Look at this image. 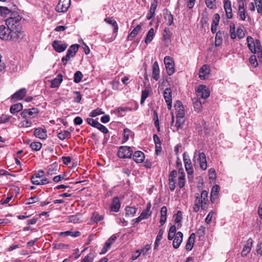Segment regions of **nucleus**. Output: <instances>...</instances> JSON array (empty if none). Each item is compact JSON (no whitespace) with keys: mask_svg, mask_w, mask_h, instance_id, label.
I'll return each instance as SVG.
<instances>
[{"mask_svg":"<svg viewBox=\"0 0 262 262\" xmlns=\"http://www.w3.org/2000/svg\"><path fill=\"white\" fill-rule=\"evenodd\" d=\"M22 17L17 14H11L6 20L7 26L10 29H20L21 27V20Z\"/></svg>","mask_w":262,"mask_h":262,"instance_id":"f257e3e1","label":"nucleus"},{"mask_svg":"<svg viewBox=\"0 0 262 262\" xmlns=\"http://www.w3.org/2000/svg\"><path fill=\"white\" fill-rule=\"evenodd\" d=\"M196 161L199 162L200 168L202 170L206 169L207 167L206 158L205 154L203 152H200L196 150L194 152L193 158V162L194 165Z\"/></svg>","mask_w":262,"mask_h":262,"instance_id":"f03ea898","label":"nucleus"},{"mask_svg":"<svg viewBox=\"0 0 262 262\" xmlns=\"http://www.w3.org/2000/svg\"><path fill=\"white\" fill-rule=\"evenodd\" d=\"M10 40L19 41L24 38L26 36V34L24 31L22 30V28L20 29H10Z\"/></svg>","mask_w":262,"mask_h":262,"instance_id":"7ed1b4c3","label":"nucleus"},{"mask_svg":"<svg viewBox=\"0 0 262 262\" xmlns=\"http://www.w3.org/2000/svg\"><path fill=\"white\" fill-rule=\"evenodd\" d=\"M133 151L129 146H120L118 151L117 155L120 158H130Z\"/></svg>","mask_w":262,"mask_h":262,"instance_id":"20e7f679","label":"nucleus"},{"mask_svg":"<svg viewBox=\"0 0 262 262\" xmlns=\"http://www.w3.org/2000/svg\"><path fill=\"white\" fill-rule=\"evenodd\" d=\"M183 157L185 170L188 175H191L193 172L191 161L189 155L186 152L183 154Z\"/></svg>","mask_w":262,"mask_h":262,"instance_id":"39448f33","label":"nucleus"},{"mask_svg":"<svg viewBox=\"0 0 262 262\" xmlns=\"http://www.w3.org/2000/svg\"><path fill=\"white\" fill-rule=\"evenodd\" d=\"M71 5V0H59L56 7V11L58 12H65L69 9Z\"/></svg>","mask_w":262,"mask_h":262,"instance_id":"423d86ee","label":"nucleus"},{"mask_svg":"<svg viewBox=\"0 0 262 262\" xmlns=\"http://www.w3.org/2000/svg\"><path fill=\"white\" fill-rule=\"evenodd\" d=\"M201 198L199 193H196L195 195L194 205L193 207V211L194 212H198L200 207L203 210L205 209L206 203H204V201Z\"/></svg>","mask_w":262,"mask_h":262,"instance_id":"0eeeda50","label":"nucleus"},{"mask_svg":"<svg viewBox=\"0 0 262 262\" xmlns=\"http://www.w3.org/2000/svg\"><path fill=\"white\" fill-rule=\"evenodd\" d=\"M196 92L198 96L202 99H206L210 96V91L205 85H200Z\"/></svg>","mask_w":262,"mask_h":262,"instance_id":"6e6552de","label":"nucleus"},{"mask_svg":"<svg viewBox=\"0 0 262 262\" xmlns=\"http://www.w3.org/2000/svg\"><path fill=\"white\" fill-rule=\"evenodd\" d=\"M52 47L57 52L61 53L66 50L68 44L60 40H54L52 42Z\"/></svg>","mask_w":262,"mask_h":262,"instance_id":"1a4fd4ad","label":"nucleus"},{"mask_svg":"<svg viewBox=\"0 0 262 262\" xmlns=\"http://www.w3.org/2000/svg\"><path fill=\"white\" fill-rule=\"evenodd\" d=\"M38 111L36 108H32L31 109H26L21 113V116L24 118L28 117L35 118L38 114Z\"/></svg>","mask_w":262,"mask_h":262,"instance_id":"9d476101","label":"nucleus"},{"mask_svg":"<svg viewBox=\"0 0 262 262\" xmlns=\"http://www.w3.org/2000/svg\"><path fill=\"white\" fill-rule=\"evenodd\" d=\"M174 108L176 110V118H184L185 111L182 102L180 101H177L174 104Z\"/></svg>","mask_w":262,"mask_h":262,"instance_id":"9b49d317","label":"nucleus"},{"mask_svg":"<svg viewBox=\"0 0 262 262\" xmlns=\"http://www.w3.org/2000/svg\"><path fill=\"white\" fill-rule=\"evenodd\" d=\"M164 99L167 104V108L170 110L172 107V91L170 88H166L163 93Z\"/></svg>","mask_w":262,"mask_h":262,"instance_id":"f8f14e48","label":"nucleus"},{"mask_svg":"<svg viewBox=\"0 0 262 262\" xmlns=\"http://www.w3.org/2000/svg\"><path fill=\"white\" fill-rule=\"evenodd\" d=\"M10 28H9L7 26L5 27L3 25L1 26L0 38L3 40H10Z\"/></svg>","mask_w":262,"mask_h":262,"instance_id":"ddd939ff","label":"nucleus"},{"mask_svg":"<svg viewBox=\"0 0 262 262\" xmlns=\"http://www.w3.org/2000/svg\"><path fill=\"white\" fill-rule=\"evenodd\" d=\"M117 238V236L116 234L112 235L110 238L105 242L104 247H103L100 254L105 253L108 249L110 248L111 246L115 242Z\"/></svg>","mask_w":262,"mask_h":262,"instance_id":"4468645a","label":"nucleus"},{"mask_svg":"<svg viewBox=\"0 0 262 262\" xmlns=\"http://www.w3.org/2000/svg\"><path fill=\"white\" fill-rule=\"evenodd\" d=\"M183 234L181 231L177 232L173 239L172 246L174 248L178 249L183 241Z\"/></svg>","mask_w":262,"mask_h":262,"instance_id":"2eb2a0df","label":"nucleus"},{"mask_svg":"<svg viewBox=\"0 0 262 262\" xmlns=\"http://www.w3.org/2000/svg\"><path fill=\"white\" fill-rule=\"evenodd\" d=\"M120 206L119 198L117 196L114 198L110 207L111 211L118 212L120 210Z\"/></svg>","mask_w":262,"mask_h":262,"instance_id":"dca6fc26","label":"nucleus"},{"mask_svg":"<svg viewBox=\"0 0 262 262\" xmlns=\"http://www.w3.org/2000/svg\"><path fill=\"white\" fill-rule=\"evenodd\" d=\"M210 68L206 64L203 65L201 68L199 72V77L201 79H205L206 76L210 73Z\"/></svg>","mask_w":262,"mask_h":262,"instance_id":"f3484780","label":"nucleus"},{"mask_svg":"<svg viewBox=\"0 0 262 262\" xmlns=\"http://www.w3.org/2000/svg\"><path fill=\"white\" fill-rule=\"evenodd\" d=\"M252 244L253 241L252 238H249L247 241V244L245 245L241 252V254L243 256H246L250 252Z\"/></svg>","mask_w":262,"mask_h":262,"instance_id":"a211bd4d","label":"nucleus"},{"mask_svg":"<svg viewBox=\"0 0 262 262\" xmlns=\"http://www.w3.org/2000/svg\"><path fill=\"white\" fill-rule=\"evenodd\" d=\"M224 7L226 12V16L228 18L230 19L232 18V11L231 8V4L229 1H226L224 2Z\"/></svg>","mask_w":262,"mask_h":262,"instance_id":"6ab92c4d","label":"nucleus"},{"mask_svg":"<svg viewBox=\"0 0 262 262\" xmlns=\"http://www.w3.org/2000/svg\"><path fill=\"white\" fill-rule=\"evenodd\" d=\"M133 158L135 162L140 163L144 161L145 156L142 151H136L133 154Z\"/></svg>","mask_w":262,"mask_h":262,"instance_id":"aec40b11","label":"nucleus"},{"mask_svg":"<svg viewBox=\"0 0 262 262\" xmlns=\"http://www.w3.org/2000/svg\"><path fill=\"white\" fill-rule=\"evenodd\" d=\"M34 135L36 137L41 139H45L47 137L46 130L41 128H36Z\"/></svg>","mask_w":262,"mask_h":262,"instance_id":"412c9836","label":"nucleus"},{"mask_svg":"<svg viewBox=\"0 0 262 262\" xmlns=\"http://www.w3.org/2000/svg\"><path fill=\"white\" fill-rule=\"evenodd\" d=\"M152 77L156 81L160 78V69L157 61H155L152 66Z\"/></svg>","mask_w":262,"mask_h":262,"instance_id":"4be33fe9","label":"nucleus"},{"mask_svg":"<svg viewBox=\"0 0 262 262\" xmlns=\"http://www.w3.org/2000/svg\"><path fill=\"white\" fill-rule=\"evenodd\" d=\"M27 90L25 88H22L19 91L15 92L12 96V99H16L18 100L22 99L26 95Z\"/></svg>","mask_w":262,"mask_h":262,"instance_id":"5701e85b","label":"nucleus"},{"mask_svg":"<svg viewBox=\"0 0 262 262\" xmlns=\"http://www.w3.org/2000/svg\"><path fill=\"white\" fill-rule=\"evenodd\" d=\"M195 238V234L193 233H191L187 240V243H186V246H185L186 249L187 251H190L192 249V248L193 247Z\"/></svg>","mask_w":262,"mask_h":262,"instance_id":"b1692460","label":"nucleus"},{"mask_svg":"<svg viewBox=\"0 0 262 262\" xmlns=\"http://www.w3.org/2000/svg\"><path fill=\"white\" fill-rule=\"evenodd\" d=\"M167 209L166 206H163L160 211L161 217L160 223L161 226H162L166 222L167 220Z\"/></svg>","mask_w":262,"mask_h":262,"instance_id":"393cba45","label":"nucleus"},{"mask_svg":"<svg viewBox=\"0 0 262 262\" xmlns=\"http://www.w3.org/2000/svg\"><path fill=\"white\" fill-rule=\"evenodd\" d=\"M62 75L61 74H58L56 78L51 81V88H58L61 82L62 81Z\"/></svg>","mask_w":262,"mask_h":262,"instance_id":"a878e982","label":"nucleus"},{"mask_svg":"<svg viewBox=\"0 0 262 262\" xmlns=\"http://www.w3.org/2000/svg\"><path fill=\"white\" fill-rule=\"evenodd\" d=\"M238 14L240 18L242 20H245L246 19L245 11L244 9V2H238Z\"/></svg>","mask_w":262,"mask_h":262,"instance_id":"bb28decb","label":"nucleus"},{"mask_svg":"<svg viewBox=\"0 0 262 262\" xmlns=\"http://www.w3.org/2000/svg\"><path fill=\"white\" fill-rule=\"evenodd\" d=\"M73 132V129L70 128L67 130H64L58 134V137L60 140H64L66 138H70L71 137V133Z\"/></svg>","mask_w":262,"mask_h":262,"instance_id":"cd10ccee","label":"nucleus"},{"mask_svg":"<svg viewBox=\"0 0 262 262\" xmlns=\"http://www.w3.org/2000/svg\"><path fill=\"white\" fill-rule=\"evenodd\" d=\"M247 42H248V47L252 53L256 52V48L255 47V44L253 41V39L252 37L250 36H248L247 38Z\"/></svg>","mask_w":262,"mask_h":262,"instance_id":"c85d7f7f","label":"nucleus"},{"mask_svg":"<svg viewBox=\"0 0 262 262\" xmlns=\"http://www.w3.org/2000/svg\"><path fill=\"white\" fill-rule=\"evenodd\" d=\"M179 172H181V175L179 177L178 185L180 188H182L185 183V174L182 168L179 169Z\"/></svg>","mask_w":262,"mask_h":262,"instance_id":"c756f323","label":"nucleus"},{"mask_svg":"<svg viewBox=\"0 0 262 262\" xmlns=\"http://www.w3.org/2000/svg\"><path fill=\"white\" fill-rule=\"evenodd\" d=\"M23 106L20 103L12 105L10 109L11 114H14L23 110Z\"/></svg>","mask_w":262,"mask_h":262,"instance_id":"7c9ffc66","label":"nucleus"},{"mask_svg":"<svg viewBox=\"0 0 262 262\" xmlns=\"http://www.w3.org/2000/svg\"><path fill=\"white\" fill-rule=\"evenodd\" d=\"M104 21L105 22H106L107 23L110 24L112 25V26L114 28L113 32L114 33L117 32V31L118 30V25H117V23L116 20L112 19V18L108 17V18H105L104 19Z\"/></svg>","mask_w":262,"mask_h":262,"instance_id":"2f4dec72","label":"nucleus"},{"mask_svg":"<svg viewBox=\"0 0 262 262\" xmlns=\"http://www.w3.org/2000/svg\"><path fill=\"white\" fill-rule=\"evenodd\" d=\"M141 29V26L137 25L128 35L127 39L132 40L133 38H134L138 34Z\"/></svg>","mask_w":262,"mask_h":262,"instance_id":"473e14b6","label":"nucleus"},{"mask_svg":"<svg viewBox=\"0 0 262 262\" xmlns=\"http://www.w3.org/2000/svg\"><path fill=\"white\" fill-rule=\"evenodd\" d=\"M154 29L153 28H151L148 31L145 39V42L146 43V44H148L152 41V40L154 38Z\"/></svg>","mask_w":262,"mask_h":262,"instance_id":"72a5a7b5","label":"nucleus"},{"mask_svg":"<svg viewBox=\"0 0 262 262\" xmlns=\"http://www.w3.org/2000/svg\"><path fill=\"white\" fill-rule=\"evenodd\" d=\"M60 235H65V236H71L73 237H78L80 235V232L78 231H67L65 232H61L59 233Z\"/></svg>","mask_w":262,"mask_h":262,"instance_id":"f704fd0d","label":"nucleus"},{"mask_svg":"<svg viewBox=\"0 0 262 262\" xmlns=\"http://www.w3.org/2000/svg\"><path fill=\"white\" fill-rule=\"evenodd\" d=\"M164 15L167 25L170 26L172 24L173 20L172 15L169 12L167 11L166 12L164 13Z\"/></svg>","mask_w":262,"mask_h":262,"instance_id":"c9c22d12","label":"nucleus"},{"mask_svg":"<svg viewBox=\"0 0 262 262\" xmlns=\"http://www.w3.org/2000/svg\"><path fill=\"white\" fill-rule=\"evenodd\" d=\"M137 209L134 207L127 206L125 208L126 215L133 216L136 213Z\"/></svg>","mask_w":262,"mask_h":262,"instance_id":"e433bc0d","label":"nucleus"},{"mask_svg":"<svg viewBox=\"0 0 262 262\" xmlns=\"http://www.w3.org/2000/svg\"><path fill=\"white\" fill-rule=\"evenodd\" d=\"M193 107H194V110L196 112H198V113L200 112L202 109V102L198 99L194 100L193 101Z\"/></svg>","mask_w":262,"mask_h":262,"instance_id":"4c0bfd02","label":"nucleus"},{"mask_svg":"<svg viewBox=\"0 0 262 262\" xmlns=\"http://www.w3.org/2000/svg\"><path fill=\"white\" fill-rule=\"evenodd\" d=\"M219 190H220V186L217 185H215L214 186H213L212 189H211V199L212 200V199H214V197H215L219 192Z\"/></svg>","mask_w":262,"mask_h":262,"instance_id":"58836bf2","label":"nucleus"},{"mask_svg":"<svg viewBox=\"0 0 262 262\" xmlns=\"http://www.w3.org/2000/svg\"><path fill=\"white\" fill-rule=\"evenodd\" d=\"M74 56L75 55L67 51L66 55L63 56L61 59V61L63 62V65L66 66L67 63V61Z\"/></svg>","mask_w":262,"mask_h":262,"instance_id":"ea45409f","label":"nucleus"},{"mask_svg":"<svg viewBox=\"0 0 262 262\" xmlns=\"http://www.w3.org/2000/svg\"><path fill=\"white\" fill-rule=\"evenodd\" d=\"M222 43V33L221 32H217L215 38V46L218 47Z\"/></svg>","mask_w":262,"mask_h":262,"instance_id":"a19ab883","label":"nucleus"},{"mask_svg":"<svg viewBox=\"0 0 262 262\" xmlns=\"http://www.w3.org/2000/svg\"><path fill=\"white\" fill-rule=\"evenodd\" d=\"M30 147L33 150L38 151L42 147V144L39 142H34L31 143Z\"/></svg>","mask_w":262,"mask_h":262,"instance_id":"79ce46f5","label":"nucleus"},{"mask_svg":"<svg viewBox=\"0 0 262 262\" xmlns=\"http://www.w3.org/2000/svg\"><path fill=\"white\" fill-rule=\"evenodd\" d=\"M32 125V122L30 120L25 119L23 121H20L19 123L18 126L19 127H30Z\"/></svg>","mask_w":262,"mask_h":262,"instance_id":"37998d69","label":"nucleus"},{"mask_svg":"<svg viewBox=\"0 0 262 262\" xmlns=\"http://www.w3.org/2000/svg\"><path fill=\"white\" fill-rule=\"evenodd\" d=\"M167 73L168 75H172L174 72V63L165 65Z\"/></svg>","mask_w":262,"mask_h":262,"instance_id":"c03bdc74","label":"nucleus"},{"mask_svg":"<svg viewBox=\"0 0 262 262\" xmlns=\"http://www.w3.org/2000/svg\"><path fill=\"white\" fill-rule=\"evenodd\" d=\"M171 33L170 31V29L168 28H165L163 32V38L165 40H169L170 38Z\"/></svg>","mask_w":262,"mask_h":262,"instance_id":"a18cd8bd","label":"nucleus"},{"mask_svg":"<svg viewBox=\"0 0 262 262\" xmlns=\"http://www.w3.org/2000/svg\"><path fill=\"white\" fill-rule=\"evenodd\" d=\"M83 77V75L80 71H77L74 74V81L75 83H79L81 81L82 78Z\"/></svg>","mask_w":262,"mask_h":262,"instance_id":"49530a36","label":"nucleus"},{"mask_svg":"<svg viewBox=\"0 0 262 262\" xmlns=\"http://www.w3.org/2000/svg\"><path fill=\"white\" fill-rule=\"evenodd\" d=\"M79 47V45L78 44H75L71 46L69 49L68 50V52L70 53H72L75 55Z\"/></svg>","mask_w":262,"mask_h":262,"instance_id":"de8ad7c7","label":"nucleus"},{"mask_svg":"<svg viewBox=\"0 0 262 262\" xmlns=\"http://www.w3.org/2000/svg\"><path fill=\"white\" fill-rule=\"evenodd\" d=\"M183 118H177L176 126L177 129L182 128L183 127L184 123V120Z\"/></svg>","mask_w":262,"mask_h":262,"instance_id":"09e8293b","label":"nucleus"},{"mask_svg":"<svg viewBox=\"0 0 262 262\" xmlns=\"http://www.w3.org/2000/svg\"><path fill=\"white\" fill-rule=\"evenodd\" d=\"M149 93V91L148 90H145L142 91V95H141V99L140 103L141 104H142L144 102L145 99L148 97Z\"/></svg>","mask_w":262,"mask_h":262,"instance_id":"8fccbe9b","label":"nucleus"},{"mask_svg":"<svg viewBox=\"0 0 262 262\" xmlns=\"http://www.w3.org/2000/svg\"><path fill=\"white\" fill-rule=\"evenodd\" d=\"M151 213L152 212L151 211L145 209L142 211L140 216L143 220H145L148 219L151 215Z\"/></svg>","mask_w":262,"mask_h":262,"instance_id":"3c124183","label":"nucleus"},{"mask_svg":"<svg viewBox=\"0 0 262 262\" xmlns=\"http://www.w3.org/2000/svg\"><path fill=\"white\" fill-rule=\"evenodd\" d=\"M92 219L94 222L97 223L98 221L103 220V216L99 215L98 213L95 212L93 214Z\"/></svg>","mask_w":262,"mask_h":262,"instance_id":"603ef678","label":"nucleus"},{"mask_svg":"<svg viewBox=\"0 0 262 262\" xmlns=\"http://www.w3.org/2000/svg\"><path fill=\"white\" fill-rule=\"evenodd\" d=\"M79 221L78 215H73L68 217V222L72 223H78Z\"/></svg>","mask_w":262,"mask_h":262,"instance_id":"864d4df0","label":"nucleus"},{"mask_svg":"<svg viewBox=\"0 0 262 262\" xmlns=\"http://www.w3.org/2000/svg\"><path fill=\"white\" fill-rule=\"evenodd\" d=\"M182 212L181 211H178L176 214V217L174 220L175 223L178 224V226H179L182 220Z\"/></svg>","mask_w":262,"mask_h":262,"instance_id":"5fc2aeb1","label":"nucleus"},{"mask_svg":"<svg viewBox=\"0 0 262 262\" xmlns=\"http://www.w3.org/2000/svg\"><path fill=\"white\" fill-rule=\"evenodd\" d=\"M0 13L2 15L11 14L12 12L8 8L4 7H0Z\"/></svg>","mask_w":262,"mask_h":262,"instance_id":"6e6d98bb","label":"nucleus"},{"mask_svg":"<svg viewBox=\"0 0 262 262\" xmlns=\"http://www.w3.org/2000/svg\"><path fill=\"white\" fill-rule=\"evenodd\" d=\"M95 127L104 134H106L108 132L107 128L105 126L100 123L99 122Z\"/></svg>","mask_w":262,"mask_h":262,"instance_id":"4d7b16f0","label":"nucleus"},{"mask_svg":"<svg viewBox=\"0 0 262 262\" xmlns=\"http://www.w3.org/2000/svg\"><path fill=\"white\" fill-rule=\"evenodd\" d=\"M130 133V130L128 128H125L124 129V136H123V140L122 141V143L127 141L129 137V134Z\"/></svg>","mask_w":262,"mask_h":262,"instance_id":"13d9d810","label":"nucleus"},{"mask_svg":"<svg viewBox=\"0 0 262 262\" xmlns=\"http://www.w3.org/2000/svg\"><path fill=\"white\" fill-rule=\"evenodd\" d=\"M200 198L204 201V203H206L208 201V192L206 190H203L201 195H200Z\"/></svg>","mask_w":262,"mask_h":262,"instance_id":"bf43d9fd","label":"nucleus"},{"mask_svg":"<svg viewBox=\"0 0 262 262\" xmlns=\"http://www.w3.org/2000/svg\"><path fill=\"white\" fill-rule=\"evenodd\" d=\"M104 114V112L101 111L100 108H97L95 110H93L91 113L90 116L93 117H96L100 114Z\"/></svg>","mask_w":262,"mask_h":262,"instance_id":"052dcab7","label":"nucleus"},{"mask_svg":"<svg viewBox=\"0 0 262 262\" xmlns=\"http://www.w3.org/2000/svg\"><path fill=\"white\" fill-rule=\"evenodd\" d=\"M93 260L94 258L93 254L92 253H90L85 256L81 262H93Z\"/></svg>","mask_w":262,"mask_h":262,"instance_id":"680f3d73","label":"nucleus"},{"mask_svg":"<svg viewBox=\"0 0 262 262\" xmlns=\"http://www.w3.org/2000/svg\"><path fill=\"white\" fill-rule=\"evenodd\" d=\"M67 179L66 178L65 174H60L58 176H56L53 178V181L55 182H59L62 180H67Z\"/></svg>","mask_w":262,"mask_h":262,"instance_id":"e2e57ef3","label":"nucleus"},{"mask_svg":"<svg viewBox=\"0 0 262 262\" xmlns=\"http://www.w3.org/2000/svg\"><path fill=\"white\" fill-rule=\"evenodd\" d=\"M177 176V172L176 170H172L169 176V181H176V178Z\"/></svg>","mask_w":262,"mask_h":262,"instance_id":"0e129e2a","label":"nucleus"},{"mask_svg":"<svg viewBox=\"0 0 262 262\" xmlns=\"http://www.w3.org/2000/svg\"><path fill=\"white\" fill-rule=\"evenodd\" d=\"M34 185H45L49 183V181H48V179L45 178L40 180V181H34Z\"/></svg>","mask_w":262,"mask_h":262,"instance_id":"69168bd1","label":"nucleus"},{"mask_svg":"<svg viewBox=\"0 0 262 262\" xmlns=\"http://www.w3.org/2000/svg\"><path fill=\"white\" fill-rule=\"evenodd\" d=\"M57 170V166H55V167H53L52 166H50L49 167L47 171L48 175H52L55 173V171Z\"/></svg>","mask_w":262,"mask_h":262,"instance_id":"338daca9","label":"nucleus"},{"mask_svg":"<svg viewBox=\"0 0 262 262\" xmlns=\"http://www.w3.org/2000/svg\"><path fill=\"white\" fill-rule=\"evenodd\" d=\"M249 60L251 64L253 65L254 68H256L257 66L258 63L255 55L251 56L249 59Z\"/></svg>","mask_w":262,"mask_h":262,"instance_id":"774afa93","label":"nucleus"}]
</instances>
